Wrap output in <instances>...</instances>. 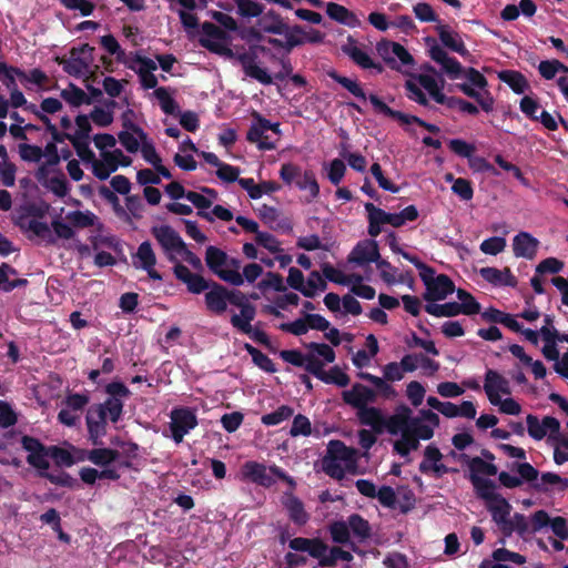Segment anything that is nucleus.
<instances>
[{"label":"nucleus","instance_id":"obj_1","mask_svg":"<svg viewBox=\"0 0 568 568\" xmlns=\"http://www.w3.org/2000/svg\"><path fill=\"white\" fill-rule=\"evenodd\" d=\"M357 452L341 440H331L323 458V470L332 478L341 479L346 473L355 470Z\"/></svg>","mask_w":568,"mask_h":568},{"label":"nucleus","instance_id":"obj_2","mask_svg":"<svg viewBox=\"0 0 568 568\" xmlns=\"http://www.w3.org/2000/svg\"><path fill=\"white\" fill-rule=\"evenodd\" d=\"M430 73H420L414 80L406 81L405 88L409 100L425 106L430 108L429 99L425 92L436 102L438 97L443 93L444 80L438 79L433 67H428Z\"/></svg>","mask_w":568,"mask_h":568},{"label":"nucleus","instance_id":"obj_3","mask_svg":"<svg viewBox=\"0 0 568 568\" xmlns=\"http://www.w3.org/2000/svg\"><path fill=\"white\" fill-rule=\"evenodd\" d=\"M108 398L93 406L112 423H118L123 414L124 400L131 396V390L122 382H112L105 386Z\"/></svg>","mask_w":568,"mask_h":568},{"label":"nucleus","instance_id":"obj_4","mask_svg":"<svg viewBox=\"0 0 568 568\" xmlns=\"http://www.w3.org/2000/svg\"><path fill=\"white\" fill-rule=\"evenodd\" d=\"M242 474L246 479L264 487H270L275 483L273 475L294 485L292 477L280 467L272 466L267 469L265 465L257 462H246L242 466Z\"/></svg>","mask_w":568,"mask_h":568},{"label":"nucleus","instance_id":"obj_5","mask_svg":"<svg viewBox=\"0 0 568 568\" xmlns=\"http://www.w3.org/2000/svg\"><path fill=\"white\" fill-rule=\"evenodd\" d=\"M60 64H62L63 70L70 75L77 78L88 77L91 73L93 64V48L89 44L72 48L70 57L63 59Z\"/></svg>","mask_w":568,"mask_h":568},{"label":"nucleus","instance_id":"obj_6","mask_svg":"<svg viewBox=\"0 0 568 568\" xmlns=\"http://www.w3.org/2000/svg\"><path fill=\"white\" fill-rule=\"evenodd\" d=\"M132 160L124 155L120 149L100 153L99 159H93L91 164L92 173L101 181L106 180L119 166H129Z\"/></svg>","mask_w":568,"mask_h":568},{"label":"nucleus","instance_id":"obj_7","mask_svg":"<svg viewBox=\"0 0 568 568\" xmlns=\"http://www.w3.org/2000/svg\"><path fill=\"white\" fill-rule=\"evenodd\" d=\"M205 262L207 267L222 281L234 286L243 285V276L236 272H224L227 263V254L216 246H209L205 252Z\"/></svg>","mask_w":568,"mask_h":568},{"label":"nucleus","instance_id":"obj_8","mask_svg":"<svg viewBox=\"0 0 568 568\" xmlns=\"http://www.w3.org/2000/svg\"><path fill=\"white\" fill-rule=\"evenodd\" d=\"M151 233L162 247L168 260L175 263L178 254L186 244L180 234L170 225L154 226Z\"/></svg>","mask_w":568,"mask_h":568},{"label":"nucleus","instance_id":"obj_9","mask_svg":"<svg viewBox=\"0 0 568 568\" xmlns=\"http://www.w3.org/2000/svg\"><path fill=\"white\" fill-rule=\"evenodd\" d=\"M422 281L426 287L423 297L428 302L445 300L455 290L453 281L445 274L436 275L434 268L432 273L423 275Z\"/></svg>","mask_w":568,"mask_h":568},{"label":"nucleus","instance_id":"obj_10","mask_svg":"<svg viewBox=\"0 0 568 568\" xmlns=\"http://www.w3.org/2000/svg\"><path fill=\"white\" fill-rule=\"evenodd\" d=\"M197 425L196 415L190 408H175L171 413L170 430L171 437L180 444L183 437Z\"/></svg>","mask_w":568,"mask_h":568},{"label":"nucleus","instance_id":"obj_11","mask_svg":"<svg viewBox=\"0 0 568 568\" xmlns=\"http://www.w3.org/2000/svg\"><path fill=\"white\" fill-rule=\"evenodd\" d=\"M13 222L22 232L32 233V235L47 243H54V237L48 223L32 217L29 211L17 213V215L13 216Z\"/></svg>","mask_w":568,"mask_h":568},{"label":"nucleus","instance_id":"obj_12","mask_svg":"<svg viewBox=\"0 0 568 568\" xmlns=\"http://www.w3.org/2000/svg\"><path fill=\"white\" fill-rule=\"evenodd\" d=\"M206 291L204 295L206 308L215 315L223 314L227 308V303L240 305L234 294L229 293L224 286L215 282H212Z\"/></svg>","mask_w":568,"mask_h":568},{"label":"nucleus","instance_id":"obj_13","mask_svg":"<svg viewBox=\"0 0 568 568\" xmlns=\"http://www.w3.org/2000/svg\"><path fill=\"white\" fill-rule=\"evenodd\" d=\"M288 547L295 551L307 552L311 557L318 560L320 566L328 567V564L323 562L329 559L331 548L322 540L317 538L296 537L290 541Z\"/></svg>","mask_w":568,"mask_h":568},{"label":"nucleus","instance_id":"obj_14","mask_svg":"<svg viewBox=\"0 0 568 568\" xmlns=\"http://www.w3.org/2000/svg\"><path fill=\"white\" fill-rule=\"evenodd\" d=\"M528 435L535 440H541L546 436L554 438L559 434L560 423L552 416H545L539 419L536 415H527L526 417Z\"/></svg>","mask_w":568,"mask_h":568},{"label":"nucleus","instance_id":"obj_15","mask_svg":"<svg viewBox=\"0 0 568 568\" xmlns=\"http://www.w3.org/2000/svg\"><path fill=\"white\" fill-rule=\"evenodd\" d=\"M439 425V417L430 409H422L416 417L412 416L409 434L415 438L427 440L434 435V429Z\"/></svg>","mask_w":568,"mask_h":568},{"label":"nucleus","instance_id":"obj_16","mask_svg":"<svg viewBox=\"0 0 568 568\" xmlns=\"http://www.w3.org/2000/svg\"><path fill=\"white\" fill-rule=\"evenodd\" d=\"M342 398L345 404L358 412L376 402L377 392L361 383H355L349 389L342 393Z\"/></svg>","mask_w":568,"mask_h":568},{"label":"nucleus","instance_id":"obj_17","mask_svg":"<svg viewBox=\"0 0 568 568\" xmlns=\"http://www.w3.org/2000/svg\"><path fill=\"white\" fill-rule=\"evenodd\" d=\"M484 390L490 403H499V397L511 394L509 381L494 369H487L485 374Z\"/></svg>","mask_w":568,"mask_h":568},{"label":"nucleus","instance_id":"obj_18","mask_svg":"<svg viewBox=\"0 0 568 568\" xmlns=\"http://www.w3.org/2000/svg\"><path fill=\"white\" fill-rule=\"evenodd\" d=\"M120 453L111 448H94L82 450L79 460H88L103 469L118 468L122 464L119 462Z\"/></svg>","mask_w":568,"mask_h":568},{"label":"nucleus","instance_id":"obj_19","mask_svg":"<svg viewBox=\"0 0 568 568\" xmlns=\"http://www.w3.org/2000/svg\"><path fill=\"white\" fill-rule=\"evenodd\" d=\"M133 264L138 268L146 271L150 278L161 281V274L154 270L156 256L149 241L142 242L133 255Z\"/></svg>","mask_w":568,"mask_h":568},{"label":"nucleus","instance_id":"obj_20","mask_svg":"<svg viewBox=\"0 0 568 568\" xmlns=\"http://www.w3.org/2000/svg\"><path fill=\"white\" fill-rule=\"evenodd\" d=\"M255 119L256 121L252 123L247 132L246 139L252 143H256L258 150H274L275 143L272 142L268 135L266 134V132L270 131L271 121L262 118L260 114H256Z\"/></svg>","mask_w":568,"mask_h":568},{"label":"nucleus","instance_id":"obj_21","mask_svg":"<svg viewBox=\"0 0 568 568\" xmlns=\"http://www.w3.org/2000/svg\"><path fill=\"white\" fill-rule=\"evenodd\" d=\"M378 244L375 240H365L357 243L349 254L348 261L359 266L367 265L379 260Z\"/></svg>","mask_w":568,"mask_h":568},{"label":"nucleus","instance_id":"obj_22","mask_svg":"<svg viewBox=\"0 0 568 568\" xmlns=\"http://www.w3.org/2000/svg\"><path fill=\"white\" fill-rule=\"evenodd\" d=\"M410 425L412 409L406 405H402L396 408L393 415L386 416L385 432L390 435L409 434Z\"/></svg>","mask_w":568,"mask_h":568},{"label":"nucleus","instance_id":"obj_23","mask_svg":"<svg viewBox=\"0 0 568 568\" xmlns=\"http://www.w3.org/2000/svg\"><path fill=\"white\" fill-rule=\"evenodd\" d=\"M442 459L443 454L440 453V450L433 445H428L424 452V459L419 464L420 473H433L437 478L442 477L445 474H448L450 469L440 463Z\"/></svg>","mask_w":568,"mask_h":568},{"label":"nucleus","instance_id":"obj_24","mask_svg":"<svg viewBox=\"0 0 568 568\" xmlns=\"http://www.w3.org/2000/svg\"><path fill=\"white\" fill-rule=\"evenodd\" d=\"M236 59L242 65L246 77H250L264 85H270L273 83V78L268 74V72L257 65L256 55L254 53L243 52L237 54Z\"/></svg>","mask_w":568,"mask_h":568},{"label":"nucleus","instance_id":"obj_25","mask_svg":"<svg viewBox=\"0 0 568 568\" xmlns=\"http://www.w3.org/2000/svg\"><path fill=\"white\" fill-rule=\"evenodd\" d=\"M356 417L361 425L367 426L376 434H383L386 426V415L375 406L365 407L356 412Z\"/></svg>","mask_w":568,"mask_h":568},{"label":"nucleus","instance_id":"obj_26","mask_svg":"<svg viewBox=\"0 0 568 568\" xmlns=\"http://www.w3.org/2000/svg\"><path fill=\"white\" fill-rule=\"evenodd\" d=\"M379 54L387 62H396L398 61L402 65H412L414 62L410 53L399 43L397 42H384L378 44Z\"/></svg>","mask_w":568,"mask_h":568},{"label":"nucleus","instance_id":"obj_27","mask_svg":"<svg viewBox=\"0 0 568 568\" xmlns=\"http://www.w3.org/2000/svg\"><path fill=\"white\" fill-rule=\"evenodd\" d=\"M538 245L539 241L528 232H519L513 240V251L516 257L534 258Z\"/></svg>","mask_w":568,"mask_h":568},{"label":"nucleus","instance_id":"obj_28","mask_svg":"<svg viewBox=\"0 0 568 568\" xmlns=\"http://www.w3.org/2000/svg\"><path fill=\"white\" fill-rule=\"evenodd\" d=\"M306 347L308 349V361L312 362L315 367L318 366L320 369H323L325 365L335 361V352L327 344L312 342L307 344Z\"/></svg>","mask_w":568,"mask_h":568},{"label":"nucleus","instance_id":"obj_29","mask_svg":"<svg viewBox=\"0 0 568 568\" xmlns=\"http://www.w3.org/2000/svg\"><path fill=\"white\" fill-rule=\"evenodd\" d=\"M471 485L476 493V496L485 501V505L488 506L491 503L496 501L500 497H503L497 491V485L494 480L484 478L480 476H473Z\"/></svg>","mask_w":568,"mask_h":568},{"label":"nucleus","instance_id":"obj_30","mask_svg":"<svg viewBox=\"0 0 568 568\" xmlns=\"http://www.w3.org/2000/svg\"><path fill=\"white\" fill-rule=\"evenodd\" d=\"M480 276L494 286H509L515 287L517 280L509 268L498 270L496 267H481L479 270Z\"/></svg>","mask_w":568,"mask_h":568},{"label":"nucleus","instance_id":"obj_31","mask_svg":"<svg viewBox=\"0 0 568 568\" xmlns=\"http://www.w3.org/2000/svg\"><path fill=\"white\" fill-rule=\"evenodd\" d=\"M303 34V28L301 26H294L288 29L287 32H283V39L268 38L267 43L274 48L284 49L286 52H291L294 48L305 43Z\"/></svg>","mask_w":568,"mask_h":568},{"label":"nucleus","instance_id":"obj_32","mask_svg":"<svg viewBox=\"0 0 568 568\" xmlns=\"http://www.w3.org/2000/svg\"><path fill=\"white\" fill-rule=\"evenodd\" d=\"M456 87L465 95L474 99L486 113L494 110L495 99L487 88L485 90H479L468 83H457Z\"/></svg>","mask_w":568,"mask_h":568},{"label":"nucleus","instance_id":"obj_33","mask_svg":"<svg viewBox=\"0 0 568 568\" xmlns=\"http://www.w3.org/2000/svg\"><path fill=\"white\" fill-rule=\"evenodd\" d=\"M85 419L90 438L97 445L106 433L108 419L93 406L88 410Z\"/></svg>","mask_w":568,"mask_h":568},{"label":"nucleus","instance_id":"obj_34","mask_svg":"<svg viewBox=\"0 0 568 568\" xmlns=\"http://www.w3.org/2000/svg\"><path fill=\"white\" fill-rule=\"evenodd\" d=\"M487 510L490 513L494 523L500 528L504 532V528H507L510 523V510L511 505L504 497H500L496 501L486 506Z\"/></svg>","mask_w":568,"mask_h":568},{"label":"nucleus","instance_id":"obj_35","mask_svg":"<svg viewBox=\"0 0 568 568\" xmlns=\"http://www.w3.org/2000/svg\"><path fill=\"white\" fill-rule=\"evenodd\" d=\"M436 31L442 43L454 52L465 55L468 53L460 36L452 31L447 26L439 24L436 27Z\"/></svg>","mask_w":568,"mask_h":568},{"label":"nucleus","instance_id":"obj_36","mask_svg":"<svg viewBox=\"0 0 568 568\" xmlns=\"http://www.w3.org/2000/svg\"><path fill=\"white\" fill-rule=\"evenodd\" d=\"M369 102L372 103V105L374 106V109L377 112L383 113L386 116L396 119L397 121H399L403 124H410V123L417 124L419 121L418 116L409 115V114L403 113L400 111L390 109L384 101H382L375 94L369 95Z\"/></svg>","mask_w":568,"mask_h":568},{"label":"nucleus","instance_id":"obj_37","mask_svg":"<svg viewBox=\"0 0 568 568\" xmlns=\"http://www.w3.org/2000/svg\"><path fill=\"white\" fill-rule=\"evenodd\" d=\"M146 136L148 134L140 126L131 125L130 130L120 132L119 140L128 152L135 153Z\"/></svg>","mask_w":568,"mask_h":568},{"label":"nucleus","instance_id":"obj_38","mask_svg":"<svg viewBox=\"0 0 568 568\" xmlns=\"http://www.w3.org/2000/svg\"><path fill=\"white\" fill-rule=\"evenodd\" d=\"M313 376L325 384H333L338 387H346L349 384V377L338 366H333L329 371L313 367Z\"/></svg>","mask_w":568,"mask_h":568},{"label":"nucleus","instance_id":"obj_39","mask_svg":"<svg viewBox=\"0 0 568 568\" xmlns=\"http://www.w3.org/2000/svg\"><path fill=\"white\" fill-rule=\"evenodd\" d=\"M326 13L332 20L351 28H354L359 23L358 19L352 11L335 2H328L326 4Z\"/></svg>","mask_w":568,"mask_h":568},{"label":"nucleus","instance_id":"obj_40","mask_svg":"<svg viewBox=\"0 0 568 568\" xmlns=\"http://www.w3.org/2000/svg\"><path fill=\"white\" fill-rule=\"evenodd\" d=\"M239 306L241 307V312L231 317V324L242 333H250L252 331L251 322L255 317V308L248 303L241 302Z\"/></svg>","mask_w":568,"mask_h":568},{"label":"nucleus","instance_id":"obj_41","mask_svg":"<svg viewBox=\"0 0 568 568\" xmlns=\"http://www.w3.org/2000/svg\"><path fill=\"white\" fill-rule=\"evenodd\" d=\"M258 26L264 32L273 34H283V32H287L288 29H292V27L286 24L274 11H268L264 14L258 20Z\"/></svg>","mask_w":568,"mask_h":568},{"label":"nucleus","instance_id":"obj_42","mask_svg":"<svg viewBox=\"0 0 568 568\" xmlns=\"http://www.w3.org/2000/svg\"><path fill=\"white\" fill-rule=\"evenodd\" d=\"M18 274L17 270L7 263L0 265V291L11 292L17 287L26 286L28 281L26 278L10 280V277Z\"/></svg>","mask_w":568,"mask_h":568},{"label":"nucleus","instance_id":"obj_43","mask_svg":"<svg viewBox=\"0 0 568 568\" xmlns=\"http://www.w3.org/2000/svg\"><path fill=\"white\" fill-rule=\"evenodd\" d=\"M498 79L509 85V88L517 94L524 93L529 88L527 79L518 71H500L498 73Z\"/></svg>","mask_w":568,"mask_h":568},{"label":"nucleus","instance_id":"obj_44","mask_svg":"<svg viewBox=\"0 0 568 568\" xmlns=\"http://www.w3.org/2000/svg\"><path fill=\"white\" fill-rule=\"evenodd\" d=\"M152 95L158 100L161 110L168 115H175L179 112V105L171 94L169 88L160 87L155 89Z\"/></svg>","mask_w":568,"mask_h":568},{"label":"nucleus","instance_id":"obj_45","mask_svg":"<svg viewBox=\"0 0 568 568\" xmlns=\"http://www.w3.org/2000/svg\"><path fill=\"white\" fill-rule=\"evenodd\" d=\"M285 508L288 511L290 519L296 525H304L307 523L310 516L304 509L303 503L295 496L286 498Z\"/></svg>","mask_w":568,"mask_h":568},{"label":"nucleus","instance_id":"obj_46","mask_svg":"<svg viewBox=\"0 0 568 568\" xmlns=\"http://www.w3.org/2000/svg\"><path fill=\"white\" fill-rule=\"evenodd\" d=\"M530 520L523 514L516 513L508 524L507 528H504V535L509 537L513 532H517L518 536L525 538L531 534Z\"/></svg>","mask_w":568,"mask_h":568},{"label":"nucleus","instance_id":"obj_47","mask_svg":"<svg viewBox=\"0 0 568 568\" xmlns=\"http://www.w3.org/2000/svg\"><path fill=\"white\" fill-rule=\"evenodd\" d=\"M80 478L85 484L93 485L99 478L115 480L120 478V473L116 468H108L99 471L95 468L84 467L80 470Z\"/></svg>","mask_w":568,"mask_h":568},{"label":"nucleus","instance_id":"obj_48","mask_svg":"<svg viewBox=\"0 0 568 568\" xmlns=\"http://www.w3.org/2000/svg\"><path fill=\"white\" fill-rule=\"evenodd\" d=\"M280 356L284 362L292 364L296 367H302L307 373L313 375L312 369L313 367H315V365L308 361L307 353L303 354L302 352L296 349H285L280 353Z\"/></svg>","mask_w":568,"mask_h":568},{"label":"nucleus","instance_id":"obj_49","mask_svg":"<svg viewBox=\"0 0 568 568\" xmlns=\"http://www.w3.org/2000/svg\"><path fill=\"white\" fill-rule=\"evenodd\" d=\"M186 200L190 201L199 210L197 214L201 217L210 222L213 221L211 213L207 211V209H210L213 204L212 199L207 197L203 193L189 191L186 193Z\"/></svg>","mask_w":568,"mask_h":568},{"label":"nucleus","instance_id":"obj_50","mask_svg":"<svg viewBox=\"0 0 568 568\" xmlns=\"http://www.w3.org/2000/svg\"><path fill=\"white\" fill-rule=\"evenodd\" d=\"M61 98L72 106H80L82 104H90L91 99L88 94L74 84H69L61 91Z\"/></svg>","mask_w":568,"mask_h":568},{"label":"nucleus","instance_id":"obj_51","mask_svg":"<svg viewBox=\"0 0 568 568\" xmlns=\"http://www.w3.org/2000/svg\"><path fill=\"white\" fill-rule=\"evenodd\" d=\"M349 532L358 540H364L371 536V526L367 520L357 514H353L347 518Z\"/></svg>","mask_w":568,"mask_h":568},{"label":"nucleus","instance_id":"obj_52","mask_svg":"<svg viewBox=\"0 0 568 568\" xmlns=\"http://www.w3.org/2000/svg\"><path fill=\"white\" fill-rule=\"evenodd\" d=\"M327 287L326 280L318 272L313 271L310 273L304 283L302 294L306 297H314L318 292H324Z\"/></svg>","mask_w":568,"mask_h":568},{"label":"nucleus","instance_id":"obj_53","mask_svg":"<svg viewBox=\"0 0 568 568\" xmlns=\"http://www.w3.org/2000/svg\"><path fill=\"white\" fill-rule=\"evenodd\" d=\"M244 348L251 355L253 363L262 371L266 373H275L277 371L275 364L266 354L251 344H245Z\"/></svg>","mask_w":568,"mask_h":568},{"label":"nucleus","instance_id":"obj_54","mask_svg":"<svg viewBox=\"0 0 568 568\" xmlns=\"http://www.w3.org/2000/svg\"><path fill=\"white\" fill-rule=\"evenodd\" d=\"M329 77L338 84H341L344 89H346L349 93H352L354 97L362 101H366L367 97L362 89L361 84L357 82V80L349 79L344 75H339L337 72H331ZM369 100V97H368Z\"/></svg>","mask_w":568,"mask_h":568},{"label":"nucleus","instance_id":"obj_55","mask_svg":"<svg viewBox=\"0 0 568 568\" xmlns=\"http://www.w3.org/2000/svg\"><path fill=\"white\" fill-rule=\"evenodd\" d=\"M364 207L365 211H372L376 217V221H378L382 225L389 224L394 227H399L403 225V220L399 219L398 213L385 212L384 210L375 206L369 202L365 203Z\"/></svg>","mask_w":568,"mask_h":568},{"label":"nucleus","instance_id":"obj_56","mask_svg":"<svg viewBox=\"0 0 568 568\" xmlns=\"http://www.w3.org/2000/svg\"><path fill=\"white\" fill-rule=\"evenodd\" d=\"M344 52L363 69L376 67L371 55L356 44L345 47Z\"/></svg>","mask_w":568,"mask_h":568},{"label":"nucleus","instance_id":"obj_57","mask_svg":"<svg viewBox=\"0 0 568 568\" xmlns=\"http://www.w3.org/2000/svg\"><path fill=\"white\" fill-rule=\"evenodd\" d=\"M459 307L457 302L445 304L428 303L425 305V311L436 317H452L459 314Z\"/></svg>","mask_w":568,"mask_h":568},{"label":"nucleus","instance_id":"obj_58","mask_svg":"<svg viewBox=\"0 0 568 568\" xmlns=\"http://www.w3.org/2000/svg\"><path fill=\"white\" fill-rule=\"evenodd\" d=\"M471 466L469 468V480L473 476H495L498 473L497 467L481 457H473Z\"/></svg>","mask_w":568,"mask_h":568},{"label":"nucleus","instance_id":"obj_59","mask_svg":"<svg viewBox=\"0 0 568 568\" xmlns=\"http://www.w3.org/2000/svg\"><path fill=\"white\" fill-rule=\"evenodd\" d=\"M419 447L418 438L412 436V434L400 435V438L394 442V450L402 457H407L410 452L416 450Z\"/></svg>","mask_w":568,"mask_h":568},{"label":"nucleus","instance_id":"obj_60","mask_svg":"<svg viewBox=\"0 0 568 568\" xmlns=\"http://www.w3.org/2000/svg\"><path fill=\"white\" fill-rule=\"evenodd\" d=\"M294 410L287 405L280 406L276 410L265 414L261 420L265 426H276L282 422L288 419L293 415Z\"/></svg>","mask_w":568,"mask_h":568},{"label":"nucleus","instance_id":"obj_61","mask_svg":"<svg viewBox=\"0 0 568 568\" xmlns=\"http://www.w3.org/2000/svg\"><path fill=\"white\" fill-rule=\"evenodd\" d=\"M457 297L460 301V303H458L460 306L459 314L474 315L479 313L480 305L469 293L464 290H458Z\"/></svg>","mask_w":568,"mask_h":568},{"label":"nucleus","instance_id":"obj_62","mask_svg":"<svg viewBox=\"0 0 568 568\" xmlns=\"http://www.w3.org/2000/svg\"><path fill=\"white\" fill-rule=\"evenodd\" d=\"M296 186L300 190L308 191L310 195L315 199L320 193V186L316 181L315 174L312 171H305L301 173L298 180H296Z\"/></svg>","mask_w":568,"mask_h":568},{"label":"nucleus","instance_id":"obj_63","mask_svg":"<svg viewBox=\"0 0 568 568\" xmlns=\"http://www.w3.org/2000/svg\"><path fill=\"white\" fill-rule=\"evenodd\" d=\"M236 7L243 18H257L264 11V7L254 0H236Z\"/></svg>","mask_w":568,"mask_h":568},{"label":"nucleus","instance_id":"obj_64","mask_svg":"<svg viewBox=\"0 0 568 568\" xmlns=\"http://www.w3.org/2000/svg\"><path fill=\"white\" fill-rule=\"evenodd\" d=\"M329 534L334 542L336 544H347L349 541V527L346 521L338 520L334 521L329 525Z\"/></svg>","mask_w":568,"mask_h":568}]
</instances>
